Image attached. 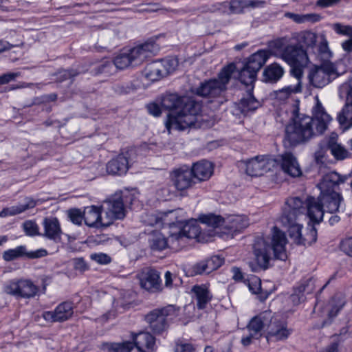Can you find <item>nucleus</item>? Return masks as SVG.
<instances>
[{
    "instance_id": "obj_11",
    "label": "nucleus",
    "mask_w": 352,
    "mask_h": 352,
    "mask_svg": "<svg viewBox=\"0 0 352 352\" xmlns=\"http://www.w3.org/2000/svg\"><path fill=\"white\" fill-rule=\"evenodd\" d=\"M276 165V160L270 156H256L245 162V172L252 177L261 176Z\"/></svg>"
},
{
    "instance_id": "obj_19",
    "label": "nucleus",
    "mask_w": 352,
    "mask_h": 352,
    "mask_svg": "<svg viewBox=\"0 0 352 352\" xmlns=\"http://www.w3.org/2000/svg\"><path fill=\"white\" fill-rule=\"evenodd\" d=\"M85 223L91 228H106L105 217H102L100 208L96 206H90L85 208L84 211Z\"/></svg>"
},
{
    "instance_id": "obj_15",
    "label": "nucleus",
    "mask_w": 352,
    "mask_h": 352,
    "mask_svg": "<svg viewBox=\"0 0 352 352\" xmlns=\"http://www.w3.org/2000/svg\"><path fill=\"white\" fill-rule=\"evenodd\" d=\"M349 175H341L336 171L325 174L318 184L320 192H338L340 185L345 183Z\"/></svg>"
},
{
    "instance_id": "obj_53",
    "label": "nucleus",
    "mask_w": 352,
    "mask_h": 352,
    "mask_svg": "<svg viewBox=\"0 0 352 352\" xmlns=\"http://www.w3.org/2000/svg\"><path fill=\"white\" fill-rule=\"evenodd\" d=\"M193 272L196 274H209L208 265L206 260L197 263L193 266Z\"/></svg>"
},
{
    "instance_id": "obj_61",
    "label": "nucleus",
    "mask_w": 352,
    "mask_h": 352,
    "mask_svg": "<svg viewBox=\"0 0 352 352\" xmlns=\"http://www.w3.org/2000/svg\"><path fill=\"white\" fill-rule=\"evenodd\" d=\"M232 273V278L235 281H243L244 279L243 274L242 273L240 268L236 267H233L231 270Z\"/></svg>"
},
{
    "instance_id": "obj_41",
    "label": "nucleus",
    "mask_w": 352,
    "mask_h": 352,
    "mask_svg": "<svg viewBox=\"0 0 352 352\" xmlns=\"http://www.w3.org/2000/svg\"><path fill=\"white\" fill-rule=\"evenodd\" d=\"M270 56L271 52L269 50H260L248 58V60L244 66H248L250 64L256 66H264Z\"/></svg>"
},
{
    "instance_id": "obj_3",
    "label": "nucleus",
    "mask_w": 352,
    "mask_h": 352,
    "mask_svg": "<svg viewBox=\"0 0 352 352\" xmlns=\"http://www.w3.org/2000/svg\"><path fill=\"white\" fill-rule=\"evenodd\" d=\"M305 218L302 200L298 197H289L286 199L283 208L280 221L287 229L289 235L298 245H311L317 240V230L311 226L309 232L302 236L301 220Z\"/></svg>"
},
{
    "instance_id": "obj_26",
    "label": "nucleus",
    "mask_w": 352,
    "mask_h": 352,
    "mask_svg": "<svg viewBox=\"0 0 352 352\" xmlns=\"http://www.w3.org/2000/svg\"><path fill=\"white\" fill-rule=\"evenodd\" d=\"M315 289L314 280L309 278L300 283L294 289V293L290 296V300L294 305H298L305 300V294H311Z\"/></svg>"
},
{
    "instance_id": "obj_34",
    "label": "nucleus",
    "mask_w": 352,
    "mask_h": 352,
    "mask_svg": "<svg viewBox=\"0 0 352 352\" xmlns=\"http://www.w3.org/2000/svg\"><path fill=\"white\" fill-rule=\"evenodd\" d=\"M141 287L146 291L151 292L154 288V270L145 267L138 274Z\"/></svg>"
},
{
    "instance_id": "obj_29",
    "label": "nucleus",
    "mask_w": 352,
    "mask_h": 352,
    "mask_svg": "<svg viewBox=\"0 0 352 352\" xmlns=\"http://www.w3.org/2000/svg\"><path fill=\"white\" fill-rule=\"evenodd\" d=\"M190 170L192 172L195 179H197L199 182L206 181L211 177L213 173V166L208 161H201L194 164Z\"/></svg>"
},
{
    "instance_id": "obj_63",
    "label": "nucleus",
    "mask_w": 352,
    "mask_h": 352,
    "mask_svg": "<svg viewBox=\"0 0 352 352\" xmlns=\"http://www.w3.org/2000/svg\"><path fill=\"white\" fill-rule=\"evenodd\" d=\"M290 72L298 80V83L300 82V79L303 74L302 67H292ZM300 84L301 85V83Z\"/></svg>"
},
{
    "instance_id": "obj_56",
    "label": "nucleus",
    "mask_w": 352,
    "mask_h": 352,
    "mask_svg": "<svg viewBox=\"0 0 352 352\" xmlns=\"http://www.w3.org/2000/svg\"><path fill=\"white\" fill-rule=\"evenodd\" d=\"M333 30L339 34H352V27L349 25H343L340 23H336L333 25Z\"/></svg>"
},
{
    "instance_id": "obj_40",
    "label": "nucleus",
    "mask_w": 352,
    "mask_h": 352,
    "mask_svg": "<svg viewBox=\"0 0 352 352\" xmlns=\"http://www.w3.org/2000/svg\"><path fill=\"white\" fill-rule=\"evenodd\" d=\"M199 219L201 223L214 228L219 227L224 228L225 226V218L221 215L212 213L202 214L199 217Z\"/></svg>"
},
{
    "instance_id": "obj_4",
    "label": "nucleus",
    "mask_w": 352,
    "mask_h": 352,
    "mask_svg": "<svg viewBox=\"0 0 352 352\" xmlns=\"http://www.w3.org/2000/svg\"><path fill=\"white\" fill-rule=\"evenodd\" d=\"M285 234L277 227L273 228L271 245L263 236H256L253 243V252L256 264L250 263L252 272L260 270H265L270 266L271 251L273 250L275 258L285 261L287 258L285 245L287 244Z\"/></svg>"
},
{
    "instance_id": "obj_42",
    "label": "nucleus",
    "mask_w": 352,
    "mask_h": 352,
    "mask_svg": "<svg viewBox=\"0 0 352 352\" xmlns=\"http://www.w3.org/2000/svg\"><path fill=\"white\" fill-rule=\"evenodd\" d=\"M345 299L342 294H336L330 301L331 309L329 311L328 316L330 318L336 317L338 313L342 309L345 305Z\"/></svg>"
},
{
    "instance_id": "obj_46",
    "label": "nucleus",
    "mask_w": 352,
    "mask_h": 352,
    "mask_svg": "<svg viewBox=\"0 0 352 352\" xmlns=\"http://www.w3.org/2000/svg\"><path fill=\"white\" fill-rule=\"evenodd\" d=\"M318 38L317 34L311 31H303L299 35V39L301 43L307 47H313L316 45Z\"/></svg>"
},
{
    "instance_id": "obj_1",
    "label": "nucleus",
    "mask_w": 352,
    "mask_h": 352,
    "mask_svg": "<svg viewBox=\"0 0 352 352\" xmlns=\"http://www.w3.org/2000/svg\"><path fill=\"white\" fill-rule=\"evenodd\" d=\"M316 104L312 108V116L299 114L286 125L285 142L289 146H296L309 142L312 138L323 134L331 121L318 96L315 97Z\"/></svg>"
},
{
    "instance_id": "obj_45",
    "label": "nucleus",
    "mask_w": 352,
    "mask_h": 352,
    "mask_svg": "<svg viewBox=\"0 0 352 352\" xmlns=\"http://www.w3.org/2000/svg\"><path fill=\"white\" fill-rule=\"evenodd\" d=\"M176 214L174 211H168L166 212H159L155 217V225L161 223L163 226H171L175 224L174 219Z\"/></svg>"
},
{
    "instance_id": "obj_5",
    "label": "nucleus",
    "mask_w": 352,
    "mask_h": 352,
    "mask_svg": "<svg viewBox=\"0 0 352 352\" xmlns=\"http://www.w3.org/2000/svg\"><path fill=\"white\" fill-rule=\"evenodd\" d=\"M261 330H264L267 341H282L288 338L292 329L287 322L275 316L270 310H265L257 315Z\"/></svg>"
},
{
    "instance_id": "obj_8",
    "label": "nucleus",
    "mask_w": 352,
    "mask_h": 352,
    "mask_svg": "<svg viewBox=\"0 0 352 352\" xmlns=\"http://www.w3.org/2000/svg\"><path fill=\"white\" fill-rule=\"evenodd\" d=\"M133 195L116 193L105 201V224L109 226L115 220L123 219L126 216L125 205L131 204Z\"/></svg>"
},
{
    "instance_id": "obj_48",
    "label": "nucleus",
    "mask_w": 352,
    "mask_h": 352,
    "mask_svg": "<svg viewBox=\"0 0 352 352\" xmlns=\"http://www.w3.org/2000/svg\"><path fill=\"white\" fill-rule=\"evenodd\" d=\"M23 228L25 234L28 236L39 235V228L38 225L32 221H26L23 223Z\"/></svg>"
},
{
    "instance_id": "obj_54",
    "label": "nucleus",
    "mask_w": 352,
    "mask_h": 352,
    "mask_svg": "<svg viewBox=\"0 0 352 352\" xmlns=\"http://www.w3.org/2000/svg\"><path fill=\"white\" fill-rule=\"evenodd\" d=\"M25 257L30 259L39 258L47 255V251L45 249L40 248L34 251L28 252L26 250Z\"/></svg>"
},
{
    "instance_id": "obj_55",
    "label": "nucleus",
    "mask_w": 352,
    "mask_h": 352,
    "mask_svg": "<svg viewBox=\"0 0 352 352\" xmlns=\"http://www.w3.org/2000/svg\"><path fill=\"white\" fill-rule=\"evenodd\" d=\"M195 347L192 344L177 342L175 346V352H193Z\"/></svg>"
},
{
    "instance_id": "obj_64",
    "label": "nucleus",
    "mask_w": 352,
    "mask_h": 352,
    "mask_svg": "<svg viewBox=\"0 0 352 352\" xmlns=\"http://www.w3.org/2000/svg\"><path fill=\"white\" fill-rule=\"evenodd\" d=\"M324 157V151L322 148L318 149L314 153V158H315L316 162L318 164L323 162Z\"/></svg>"
},
{
    "instance_id": "obj_30",
    "label": "nucleus",
    "mask_w": 352,
    "mask_h": 352,
    "mask_svg": "<svg viewBox=\"0 0 352 352\" xmlns=\"http://www.w3.org/2000/svg\"><path fill=\"white\" fill-rule=\"evenodd\" d=\"M194 293L197 300V306L199 309H204L206 305L211 300L212 294L208 287L205 285H194L191 289Z\"/></svg>"
},
{
    "instance_id": "obj_36",
    "label": "nucleus",
    "mask_w": 352,
    "mask_h": 352,
    "mask_svg": "<svg viewBox=\"0 0 352 352\" xmlns=\"http://www.w3.org/2000/svg\"><path fill=\"white\" fill-rule=\"evenodd\" d=\"M101 348L107 352H131L133 349V344L129 341L123 342H104L102 344Z\"/></svg>"
},
{
    "instance_id": "obj_59",
    "label": "nucleus",
    "mask_w": 352,
    "mask_h": 352,
    "mask_svg": "<svg viewBox=\"0 0 352 352\" xmlns=\"http://www.w3.org/2000/svg\"><path fill=\"white\" fill-rule=\"evenodd\" d=\"M18 73H7L0 76V85H5L15 79Z\"/></svg>"
},
{
    "instance_id": "obj_51",
    "label": "nucleus",
    "mask_w": 352,
    "mask_h": 352,
    "mask_svg": "<svg viewBox=\"0 0 352 352\" xmlns=\"http://www.w3.org/2000/svg\"><path fill=\"white\" fill-rule=\"evenodd\" d=\"M340 248L347 256L352 257V236L341 241Z\"/></svg>"
},
{
    "instance_id": "obj_14",
    "label": "nucleus",
    "mask_w": 352,
    "mask_h": 352,
    "mask_svg": "<svg viewBox=\"0 0 352 352\" xmlns=\"http://www.w3.org/2000/svg\"><path fill=\"white\" fill-rule=\"evenodd\" d=\"M73 314V302L65 301L56 306L54 311H43L42 317L47 322H63L70 319Z\"/></svg>"
},
{
    "instance_id": "obj_2",
    "label": "nucleus",
    "mask_w": 352,
    "mask_h": 352,
    "mask_svg": "<svg viewBox=\"0 0 352 352\" xmlns=\"http://www.w3.org/2000/svg\"><path fill=\"white\" fill-rule=\"evenodd\" d=\"M161 104L170 110L165 122L169 132L171 129L183 131L193 126L201 110L200 103L188 96H179L176 94H168L163 96Z\"/></svg>"
},
{
    "instance_id": "obj_52",
    "label": "nucleus",
    "mask_w": 352,
    "mask_h": 352,
    "mask_svg": "<svg viewBox=\"0 0 352 352\" xmlns=\"http://www.w3.org/2000/svg\"><path fill=\"white\" fill-rule=\"evenodd\" d=\"M206 261L210 272L221 267L223 262V259L218 256H213Z\"/></svg>"
},
{
    "instance_id": "obj_28",
    "label": "nucleus",
    "mask_w": 352,
    "mask_h": 352,
    "mask_svg": "<svg viewBox=\"0 0 352 352\" xmlns=\"http://www.w3.org/2000/svg\"><path fill=\"white\" fill-rule=\"evenodd\" d=\"M247 329L249 333L247 336H243L241 340V343L243 346L250 345L254 340H258L262 335L261 326L259 324L257 316L251 319L247 326Z\"/></svg>"
},
{
    "instance_id": "obj_18",
    "label": "nucleus",
    "mask_w": 352,
    "mask_h": 352,
    "mask_svg": "<svg viewBox=\"0 0 352 352\" xmlns=\"http://www.w3.org/2000/svg\"><path fill=\"white\" fill-rule=\"evenodd\" d=\"M303 203L307 208V214L305 213V217L307 216L310 221L316 223H319L323 219L324 213L326 211L322 204L319 201V197L316 199L314 197H309L306 199V202Z\"/></svg>"
},
{
    "instance_id": "obj_58",
    "label": "nucleus",
    "mask_w": 352,
    "mask_h": 352,
    "mask_svg": "<svg viewBox=\"0 0 352 352\" xmlns=\"http://www.w3.org/2000/svg\"><path fill=\"white\" fill-rule=\"evenodd\" d=\"M163 66H177L179 65V60L176 56H168L167 58L160 59L157 60ZM157 63V60H155Z\"/></svg>"
},
{
    "instance_id": "obj_50",
    "label": "nucleus",
    "mask_w": 352,
    "mask_h": 352,
    "mask_svg": "<svg viewBox=\"0 0 352 352\" xmlns=\"http://www.w3.org/2000/svg\"><path fill=\"white\" fill-rule=\"evenodd\" d=\"M90 258L92 261H94L100 265H107L111 262V258L110 256L101 252L91 254Z\"/></svg>"
},
{
    "instance_id": "obj_13",
    "label": "nucleus",
    "mask_w": 352,
    "mask_h": 352,
    "mask_svg": "<svg viewBox=\"0 0 352 352\" xmlns=\"http://www.w3.org/2000/svg\"><path fill=\"white\" fill-rule=\"evenodd\" d=\"M344 72V70L339 72L336 67H314L309 78L315 87L322 88Z\"/></svg>"
},
{
    "instance_id": "obj_23",
    "label": "nucleus",
    "mask_w": 352,
    "mask_h": 352,
    "mask_svg": "<svg viewBox=\"0 0 352 352\" xmlns=\"http://www.w3.org/2000/svg\"><path fill=\"white\" fill-rule=\"evenodd\" d=\"M249 225V219L245 215L232 214L225 218L224 228L232 234L242 232Z\"/></svg>"
},
{
    "instance_id": "obj_16",
    "label": "nucleus",
    "mask_w": 352,
    "mask_h": 352,
    "mask_svg": "<svg viewBox=\"0 0 352 352\" xmlns=\"http://www.w3.org/2000/svg\"><path fill=\"white\" fill-rule=\"evenodd\" d=\"M319 201L329 213L339 212L340 209H344V199L339 192H320Z\"/></svg>"
},
{
    "instance_id": "obj_9",
    "label": "nucleus",
    "mask_w": 352,
    "mask_h": 352,
    "mask_svg": "<svg viewBox=\"0 0 352 352\" xmlns=\"http://www.w3.org/2000/svg\"><path fill=\"white\" fill-rule=\"evenodd\" d=\"M137 161L135 150L131 149L109 160L106 164V170L109 175L122 176L125 175L129 168Z\"/></svg>"
},
{
    "instance_id": "obj_22",
    "label": "nucleus",
    "mask_w": 352,
    "mask_h": 352,
    "mask_svg": "<svg viewBox=\"0 0 352 352\" xmlns=\"http://www.w3.org/2000/svg\"><path fill=\"white\" fill-rule=\"evenodd\" d=\"M316 58V63L311 62V66H333L331 60L332 53L329 48L328 41L324 34L320 35V43Z\"/></svg>"
},
{
    "instance_id": "obj_10",
    "label": "nucleus",
    "mask_w": 352,
    "mask_h": 352,
    "mask_svg": "<svg viewBox=\"0 0 352 352\" xmlns=\"http://www.w3.org/2000/svg\"><path fill=\"white\" fill-rule=\"evenodd\" d=\"M38 287L29 279H14L8 281L3 286V291L7 294L23 298L34 297Z\"/></svg>"
},
{
    "instance_id": "obj_35",
    "label": "nucleus",
    "mask_w": 352,
    "mask_h": 352,
    "mask_svg": "<svg viewBox=\"0 0 352 352\" xmlns=\"http://www.w3.org/2000/svg\"><path fill=\"white\" fill-rule=\"evenodd\" d=\"M301 91V85L300 82L294 87L287 86L281 89L274 91L270 94L272 99L276 100L280 102H285L292 95Z\"/></svg>"
},
{
    "instance_id": "obj_39",
    "label": "nucleus",
    "mask_w": 352,
    "mask_h": 352,
    "mask_svg": "<svg viewBox=\"0 0 352 352\" xmlns=\"http://www.w3.org/2000/svg\"><path fill=\"white\" fill-rule=\"evenodd\" d=\"M285 16L289 18L297 23H303L306 22L316 23L320 20L319 14L315 13L300 14L292 12H286Z\"/></svg>"
},
{
    "instance_id": "obj_38",
    "label": "nucleus",
    "mask_w": 352,
    "mask_h": 352,
    "mask_svg": "<svg viewBox=\"0 0 352 352\" xmlns=\"http://www.w3.org/2000/svg\"><path fill=\"white\" fill-rule=\"evenodd\" d=\"M201 233V229L196 221H191L184 225L179 233L178 237L185 236L188 239H195Z\"/></svg>"
},
{
    "instance_id": "obj_49",
    "label": "nucleus",
    "mask_w": 352,
    "mask_h": 352,
    "mask_svg": "<svg viewBox=\"0 0 352 352\" xmlns=\"http://www.w3.org/2000/svg\"><path fill=\"white\" fill-rule=\"evenodd\" d=\"M68 216L71 221L78 226L82 224L84 220V213L80 209H71L68 212Z\"/></svg>"
},
{
    "instance_id": "obj_7",
    "label": "nucleus",
    "mask_w": 352,
    "mask_h": 352,
    "mask_svg": "<svg viewBox=\"0 0 352 352\" xmlns=\"http://www.w3.org/2000/svg\"><path fill=\"white\" fill-rule=\"evenodd\" d=\"M232 67H223L217 78L210 79L201 83L193 92L201 97L214 98L219 97L226 89L232 73Z\"/></svg>"
},
{
    "instance_id": "obj_24",
    "label": "nucleus",
    "mask_w": 352,
    "mask_h": 352,
    "mask_svg": "<svg viewBox=\"0 0 352 352\" xmlns=\"http://www.w3.org/2000/svg\"><path fill=\"white\" fill-rule=\"evenodd\" d=\"M337 120L345 129L352 126V83L349 87L345 104L338 113Z\"/></svg>"
},
{
    "instance_id": "obj_17",
    "label": "nucleus",
    "mask_w": 352,
    "mask_h": 352,
    "mask_svg": "<svg viewBox=\"0 0 352 352\" xmlns=\"http://www.w3.org/2000/svg\"><path fill=\"white\" fill-rule=\"evenodd\" d=\"M173 179L178 190L188 189L195 183L192 172L186 166H183L174 170Z\"/></svg>"
},
{
    "instance_id": "obj_21",
    "label": "nucleus",
    "mask_w": 352,
    "mask_h": 352,
    "mask_svg": "<svg viewBox=\"0 0 352 352\" xmlns=\"http://www.w3.org/2000/svg\"><path fill=\"white\" fill-rule=\"evenodd\" d=\"M44 232L42 236L53 241L59 242L61 240L62 230L60 225L56 217H46L43 221Z\"/></svg>"
},
{
    "instance_id": "obj_47",
    "label": "nucleus",
    "mask_w": 352,
    "mask_h": 352,
    "mask_svg": "<svg viewBox=\"0 0 352 352\" xmlns=\"http://www.w3.org/2000/svg\"><path fill=\"white\" fill-rule=\"evenodd\" d=\"M169 248L168 239L161 232H155V252L166 251Z\"/></svg>"
},
{
    "instance_id": "obj_33",
    "label": "nucleus",
    "mask_w": 352,
    "mask_h": 352,
    "mask_svg": "<svg viewBox=\"0 0 352 352\" xmlns=\"http://www.w3.org/2000/svg\"><path fill=\"white\" fill-rule=\"evenodd\" d=\"M247 97L241 99L239 103V109L243 114L254 111L260 106L259 102L254 97L252 91L248 90Z\"/></svg>"
},
{
    "instance_id": "obj_44",
    "label": "nucleus",
    "mask_w": 352,
    "mask_h": 352,
    "mask_svg": "<svg viewBox=\"0 0 352 352\" xmlns=\"http://www.w3.org/2000/svg\"><path fill=\"white\" fill-rule=\"evenodd\" d=\"M328 148L331 154L337 160H344L348 157V151L340 144L336 143L333 138H331L328 142Z\"/></svg>"
},
{
    "instance_id": "obj_43",
    "label": "nucleus",
    "mask_w": 352,
    "mask_h": 352,
    "mask_svg": "<svg viewBox=\"0 0 352 352\" xmlns=\"http://www.w3.org/2000/svg\"><path fill=\"white\" fill-rule=\"evenodd\" d=\"M26 247L25 245H19L13 249H8L3 252V259L7 262H10L21 257L25 256Z\"/></svg>"
},
{
    "instance_id": "obj_20",
    "label": "nucleus",
    "mask_w": 352,
    "mask_h": 352,
    "mask_svg": "<svg viewBox=\"0 0 352 352\" xmlns=\"http://www.w3.org/2000/svg\"><path fill=\"white\" fill-rule=\"evenodd\" d=\"M175 314L176 308L171 305L155 310V334H160L167 330L168 318L175 316Z\"/></svg>"
},
{
    "instance_id": "obj_37",
    "label": "nucleus",
    "mask_w": 352,
    "mask_h": 352,
    "mask_svg": "<svg viewBox=\"0 0 352 352\" xmlns=\"http://www.w3.org/2000/svg\"><path fill=\"white\" fill-rule=\"evenodd\" d=\"M283 74V67H265L263 72V81L267 83H276Z\"/></svg>"
},
{
    "instance_id": "obj_12",
    "label": "nucleus",
    "mask_w": 352,
    "mask_h": 352,
    "mask_svg": "<svg viewBox=\"0 0 352 352\" xmlns=\"http://www.w3.org/2000/svg\"><path fill=\"white\" fill-rule=\"evenodd\" d=\"M281 58L289 66H307L311 63L307 52L297 45H287L283 51Z\"/></svg>"
},
{
    "instance_id": "obj_31",
    "label": "nucleus",
    "mask_w": 352,
    "mask_h": 352,
    "mask_svg": "<svg viewBox=\"0 0 352 352\" xmlns=\"http://www.w3.org/2000/svg\"><path fill=\"white\" fill-rule=\"evenodd\" d=\"M35 206L36 202L32 199L26 197L25 199L24 203H21L8 208H4L0 212V217H6L8 216L19 214L25 212L28 209L34 208Z\"/></svg>"
},
{
    "instance_id": "obj_60",
    "label": "nucleus",
    "mask_w": 352,
    "mask_h": 352,
    "mask_svg": "<svg viewBox=\"0 0 352 352\" xmlns=\"http://www.w3.org/2000/svg\"><path fill=\"white\" fill-rule=\"evenodd\" d=\"M174 69L175 67H162L160 69H158L156 73L157 77H155V80H160L167 76Z\"/></svg>"
},
{
    "instance_id": "obj_57",
    "label": "nucleus",
    "mask_w": 352,
    "mask_h": 352,
    "mask_svg": "<svg viewBox=\"0 0 352 352\" xmlns=\"http://www.w3.org/2000/svg\"><path fill=\"white\" fill-rule=\"evenodd\" d=\"M74 268L80 272H84L89 269V267L82 258H76L73 261Z\"/></svg>"
},
{
    "instance_id": "obj_32",
    "label": "nucleus",
    "mask_w": 352,
    "mask_h": 352,
    "mask_svg": "<svg viewBox=\"0 0 352 352\" xmlns=\"http://www.w3.org/2000/svg\"><path fill=\"white\" fill-rule=\"evenodd\" d=\"M261 67H241V69L239 72V79L241 83L244 84L247 87H249L248 89L250 91L253 90V84L254 83L256 74Z\"/></svg>"
},
{
    "instance_id": "obj_62",
    "label": "nucleus",
    "mask_w": 352,
    "mask_h": 352,
    "mask_svg": "<svg viewBox=\"0 0 352 352\" xmlns=\"http://www.w3.org/2000/svg\"><path fill=\"white\" fill-rule=\"evenodd\" d=\"M341 0H317L316 5L321 8H327L333 6Z\"/></svg>"
},
{
    "instance_id": "obj_27",
    "label": "nucleus",
    "mask_w": 352,
    "mask_h": 352,
    "mask_svg": "<svg viewBox=\"0 0 352 352\" xmlns=\"http://www.w3.org/2000/svg\"><path fill=\"white\" fill-rule=\"evenodd\" d=\"M133 347L140 352H152L154 346V337L147 332H140L133 336Z\"/></svg>"
},
{
    "instance_id": "obj_6",
    "label": "nucleus",
    "mask_w": 352,
    "mask_h": 352,
    "mask_svg": "<svg viewBox=\"0 0 352 352\" xmlns=\"http://www.w3.org/2000/svg\"><path fill=\"white\" fill-rule=\"evenodd\" d=\"M154 43L148 41L130 50H122L113 59L115 66L141 65L153 54Z\"/></svg>"
},
{
    "instance_id": "obj_25",
    "label": "nucleus",
    "mask_w": 352,
    "mask_h": 352,
    "mask_svg": "<svg viewBox=\"0 0 352 352\" xmlns=\"http://www.w3.org/2000/svg\"><path fill=\"white\" fill-rule=\"evenodd\" d=\"M281 167L283 171L293 177L302 175V170L296 157L289 152H285L280 155Z\"/></svg>"
}]
</instances>
